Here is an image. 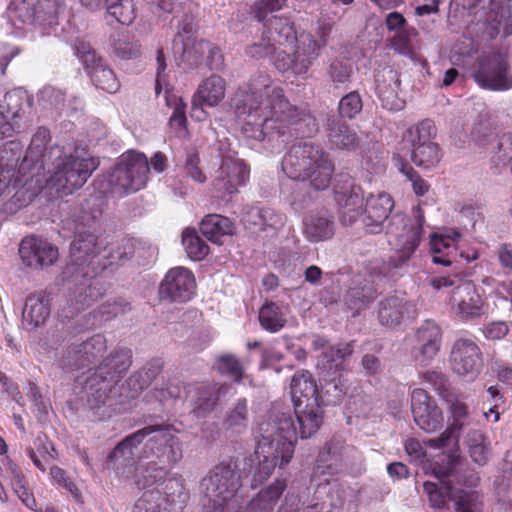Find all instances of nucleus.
<instances>
[{"label": "nucleus", "mask_w": 512, "mask_h": 512, "mask_svg": "<svg viewBox=\"0 0 512 512\" xmlns=\"http://www.w3.org/2000/svg\"><path fill=\"white\" fill-rule=\"evenodd\" d=\"M178 430L169 421H155L125 436L108 454L114 469L125 470L138 461L148 460L136 483L149 488L164 481L171 468L183 457Z\"/></svg>", "instance_id": "obj_1"}, {"label": "nucleus", "mask_w": 512, "mask_h": 512, "mask_svg": "<svg viewBox=\"0 0 512 512\" xmlns=\"http://www.w3.org/2000/svg\"><path fill=\"white\" fill-rule=\"evenodd\" d=\"M258 433L255 458L251 459L256 462L252 478L255 483L269 478L276 466L282 468L291 461L298 435L289 413L271 414L259 424Z\"/></svg>", "instance_id": "obj_2"}, {"label": "nucleus", "mask_w": 512, "mask_h": 512, "mask_svg": "<svg viewBox=\"0 0 512 512\" xmlns=\"http://www.w3.org/2000/svg\"><path fill=\"white\" fill-rule=\"evenodd\" d=\"M258 433L255 458L251 459L256 462L252 478L255 483L269 478L276 466L282 468L291 461L298 435L289 413L271 414L259 424Z\"/></svg>", "instance_id": "obj_3"}, {"label": "nucleus", "mask_w": 512, "mask_h": 512, "mask_svg": "<svg viewBox=\"0 0 512 512\" xmlns=\"http://www.w3.org/2000/svg\"><path fill=\"white\" fill-rule=\"evenodd\" d=\"M101 216L100 200L96 196L85 198L75 208L70 218L74 240L70 246L71 261L68 265L91 268V270L104 269V266H100L99 262L95 261L105 247V242L101 238Z\"/></svg>", "instance_id": "obj_4"}, {"label": "nucleus", "mask_w": 512, "mask_h": 512, "mask_svg": "<svg viewBox=\"0 0 512 512\" xmlns=\"http://www.w3.org/2000/svg\"><path fill=\"white\" fill-rule=\"evenodd\" d=\"M263 104L264 109L277 111V115L292 111L294 114H289L288 121L301 118L299 108L290 104L280 86L273 85L271 76L265 71H257L251 76L246 88H239L235 92L231 108L238 119H246L261 114Z\"/></svg>", "instance_id": "obj_5"}, {"label": "nucleus", "mask_w": 512, "mask_h": 512, "mask_svg": "<svg viewBox=\"0 0 512 512\" xmlns=\"http://www.w3.org/2000/svg\"><path fill=\"white\" fill-rule=\"evenodd\" d=\"M470 273L454 266L446 275L434 276L429 285L435 291L451 288L448 303L452 313L462 322L480 319L486 313L487 304L476 285L467 280Z\"/></svg>", "instance_id": "obj_6"}, {"label": "nucleus", "mask_w": 512, "mask_h": 512, "mask_svg": "<svg viewBox=\"0 0 512 512\" xmlns=\"http://www.w3.org/2000/svg\"><path fill=\"white\" fill-rule=\"evenodd\" d=\"M78 388L79 399L94 420L108 419L119 413L124 405L115 382L95 369H89L87 373L76 378V389Z\"/></svg>", "instance_id": "obj_7"}, {"label": "nucleus", "mask_w": 512, "mask_h": 512, "mask_svg": "<svg viewBox=\"0 0 512 512\" xmlns=\"http://www.w3.org/2000/svg\"><path fill=\"white\" fill-rule=\"evenodd\" d=\"M240 473L235 461L221 462L201 479L199 492L207 512H234V496L240 487Z\"/></svg>", "instance_id": "obj_8"}, {"label": "nucleus", "mask_w": 512, "mask_h": 512, "mask_svg": "<svg viewBox=\"0 0 512 512\" xmlns=\"http://www.w3.org/2000/svg\"><path fill=\"white\" fill-rule=\"evenodd\" d=\"M272 111L270 117H263V114L254 115L246 119H241L242 132L245 137L262 141L265 138L269 140L282 139L283 143L290 140L294 134H300L302 137L309 136L312 132L318 130L315 120L305 111L300 110L301 118L296 121H288L289 114Z\"/></svg>", "instance_id": "obj_9"}, {"label": "nucleus", "mask_w": 512, "mask_h": 512, "mask_svg": "<svg viewBox=\"0 0 512 512\" xmlns=\"http://www.w3.org/2000/svg\"><path fill=\"white\" fill-rule=\"evenodd\" d=\"M424 215L418 208L417 219L411 222L410 219L403 215H395L391 218L387 228V234L394 236V241L389 240L396 247L398 261L390 264H383V267L377 272L381 276L391 275L392 268H397L410 259L420 244L423 233Z\"/></svg>", "instance_id": "obj_10"}, {"label": "nucleus", "mask_w": 512, "mask_h": 512, "mask_svg": "<svg viewBox=\"0 0 512 512\" xmlns=\"http://www.w3.org/2000/svg\"><path fill=\"white\" fill-rule=\"evenodd\" d=\"M281 164L287 177L303 182L308 180L314 191H319L320 149L317 144L308 141L293 144Z\"/></svg>", "instance_id": "obj_11"}, {"label": "nucleus", "mask_w": 512, "mask_h": 512, "mask_svg": "<svg viewBox=\"0 0 512 512\" xmlns=\"http://www.w3.org/2000/svg\"><path fill=\"white\" fill-rule=\"evenodd\" d=\"M354 347L351 343H342L327 347L322 342V406L336 405L344 397V385L340 377L341 374L336 375L344 369L345 360L352 355Z\"/></svg>", "instance_id": "obj_12"}, {"label": "nucleus", "mask_w": 512, "mask_h": 512, "mask_svg": "<svg viewBox=\"0 0 512 512\" xmlns=\"http://www.w3.org/2000/svg\"><path fill=\"white\" fill-rule=\"evenodd\" d=\"M471 77L484 90L502 92L512 88L510 64L496 51L482 52L472 65Z\"/></svg>", "instance_id": "obj_13"}, {"label": "nucleus", "mask_w": 512, "mask_h": 512, "mask_svg": "<svg viewBox=\"0 0 512 512\" xmlns=\"http://www.w3.org/2000/svg\"><path fill=\"white\" fill-rule=\"evenodd\" d=\"M99 271L75 265L65 267L62 275L67 285V297L76 311L91 306L104 295L103 285L95 278Z\"/></svg>", "instance_id": "obj_14"}, {"label": "nucleus", "mask_w": 512, "mask_h": 512, "mask_svg": "<svg viewBox=\"0 0 512 512\" xmlns=\"http://www.w3.org/2000/svg\"><path fill=\"white\" fill-rule=\"evenodd\" d=\"M150 167L144 154L130 152L122 156L108 182L112 192H136L145 186Z\"/></svg>", "instance_id": "obj_15"}, {"label": "nucleus", "mask_w": 512, "mask_h": 512, "mask_svg": "<svg viewBox=\"0 0 512 512\" xmlns=\"http://www.w3.org/2000/svg\"><path fill=\"white\" fill-rule=\"evenodd\" d=\"M52 164L55 165L56 170L51 181L55 189L65 195L72 194L74 190L81 188L96 168L93 159L73 155H64Z\"/></svg>", "instance_id": "obj_16"}, {"label": "nucleus", "mask_w": 512, "mask_h": 512, "mask_svg": "<svg viewBox=\"0 0 512 512\" xmlns=\"http://www.w3.org/2000/svg\"><path fill=\"white\" fill-rule=\"evenodd\" d=\"M317 47V42L312 39L311 34L303 32L300 34V44L296 49L294 45L289 51L286 48H276L273 64L282 74H304L318 55Z\"/></svg>", "instance_id": "obj_17"}, {"label": "nucleus", "mask_w": 512, "mask_h": 512, "mask_svg": "<svg viewBox=\"0 0 512 512\" xmlns=\"http://www.w3.org/2000/svg\"><path fill=\"white\" fill-rule=\"evenodd\" d=\"M442 486L434 482H425L423 487L433 508H443L446 500L455 502V512H482V503L477 492L455 489L449 482L441 481Z\"/></svg>", "instance_id": "obj_18"}, {"label": "nucleus", "mask_w": 512, "mask_h": 512, "mask_svg": "<svg viewBox=\"0 0 512 512\" xmlns=\"http://www.w3.org/2000/svg\"><path fill=\"white\" fill-rule=\"evenodd\" d=\"M449 362L458 376L475 379L483 365L481 348L473 338L459 337L452 345Z\"/></svg>", "instance_id": "obj_19"}, {"label": "nucleus", "mask_w": 512, "mask_h": 512, "mask_svg": "<svg viewBox=\"0 0 512 512\" xmlns=\"http://www.w3.org/2000/svg\"><path fill=\"white\" fill-rule=\"evenodd\" d=\"M333 194L337 205L342 209L343 224H353L361 213L362 188L359 185H354L347 174H339L333 178Z\"/></svg>", "instance_id": "obj_20"}, {"label": "nucleus", "mask_w": 512, "mask_h": 512, "mask_svg": "<svg viewBox=\"0 0 512 512\" xmlns=\"http://www.w3.org/2000/svg\"><path fill=\"white\" fill-rule=\"evenodd\" d=\"M64 10L61 0H23L16 6L15 13L23 23L51 27L58 24V17Z\"/></svg>", "instance_id": "obj_21"}, {"label": "nucleus", "mask_w": 512, "mask_h": 512, "mask_svg": "<svg viewBox=\"0 0 512 512\" xmlns=\"http://www.w3.org/2000/svg\"><path fill=\"white\" fill-rule=\"evenodd\" d=\"M444 400L448 405L450 415L446 430L439 437L430 440V445L436 448H445L451 443L456 444L462 430L472 422V416L464 401L455 395H447Z\"/></svg>", "instance_id": "obj_22"}, {"label": "nucleus", "mask_w": 512, "mask_h": 512, "mask_svg": "<svg viewBox=\"0 0 512 512\" xmlns=\"http://www.w3.org/2000/svg\"><path fill=\"white\" fill-rule=\"evenodd\" d=\"M410 396L411 412L416 425L428 433L441 428L443 412L430 394L422 388H415Z\"/></svg>", "instance_id": "obj_23"}, {"label": "nucleus", "mask_w": 512, "mask_h": 512, "mask_svg": "<svg viewBox=\"0 0 512 512\" xmlns=\"http://www.w3.org/2000/svg\"><path fill=\"white\" fill-rule=\"evenodd\" d=\"M195 289L193 274L184 267H175L168 271L159 286L161 300L171 303H185L192 298Z\"/></svg>", "instance_id": "obj_24"}, {"label": "nucleus", "mask_w": 512, "mask_h": 512, "mask_svg": "<svg viewBox=\"0 0 512 512\" xmlns=\"http://www.w3.org/2000/svg\"><path fill=\"white\" fill-rule=\"evenodd\" d=\"M442 336L441 328L431 320L425 321L416 330L412 355L417 364L427 366L432 362L440 351Z\"/></svg>", "instance_id": "obj_25"}, {"label": "nucleus", "mask_w": 512, "mask_h": 512, "mask_svg": "<svg viewBox=\"0 0 512 512\" xmlns=\"http://www.w3.org/2000/svg\"><path fill=\"white\" fill-rule=\"evenodd\" d=\"M393 208L394 200L390 194L383 191L369 194L365 198L362 218L366 231L371 234L380 233Z\"/></svg>", "instance_id": "obj_26"}, {"label": "nucleus", "mask_w": 512, "mask_h": 512, "mask_svg": "<svg viewBox=\"0 0 512 512\" xmlns=\"http://www.w3.org/2000/svg\"><path fill=\"white\" fill-rule=\"evenodd\" d=\"M415 316V305L403 296L391 295L379 303L378 320L387 328H395Z\"/></svg>", "instance_id": "obj_27"}, {"label": "nucleus", "mask_w": 512, "mask_h": 512, "mask_svg": "<svg viewBox=\"0 0 512 512\" xmlns=\"http://www.w3.org/2000/svg\"><path fill=\"white\" fill-rule=\"evenodd\" d=\"M19 254L24 264L33 268L52 265L58 258V249L35 236L24 238L19 245Z\"/></svg>", "instance_id": "obj_28"}, {"label": "nucleus", "mask_w": 512, "mask_h": 512, "mask_svg": "<svg viewBox=\"0 0 512 512\" xmlns=\"http://www.w3.org/2000/svg\"><path fill=\"white\" fill-rule=\"evenodd\" d=\"M326 137L331 149L362 153L363 139L357 129L341 120L330 121Z\"/></svg>", "instance_id": "obj_29"}, {"label": "nucleus", "mask_w": 512, "mask_h": 512, "mask_svg": "<svg viewBox=\"0 0 512 512\" xmlns=\"http://www.w3.org/2000/svg\"><path fill=\"white\" fill-rule=\"evenodd\" d=\"M248 179V170L243 161L239 159L224 158L219 168L218 175L213 181L215 190L223 195H231L238 191Z\"/></svg>", "instance_id": "obj_30"}, {"label": "nucleus", "mask_w": 512, "mask_h": 512, "mask_svg": "<svg viewBox=\"0 0 512 512\" xmlns=\"http://www.w3.org/2000/svg\"><path fill=\"white\" fill-rule=\"evenodd\" d=\"M263 22L264 35L272 40L276 47L292 49L295 43L300 44V35H298L294 23L283 16H271Z\"/></svg>", "instance_id": "obj_31"}, {"label": "nucleus", "mask_w": 512, "mask_h": 512, "mask_svg": "<svg viewBox=\"0 0 512 512\" xmlns=\"http://www.w3.org/2000/svg\"><path fill=\"white\" fill-rule=\"evenodd\" d=\"M230 389L227 384L201 385L195 389L193 399V413L198 418H203L212 413L219 404L221 397Z\"/></svg>", "instance_id": "obj_32"}, {"label": "nucleus", "mask_w": 512, "mask_h": 512, "mask_svg": "<svg viewBox=\"0 0 512 512\" xmlns=\"http://www.w3.org/2000/svg\"><path fill=\"white\" fill-rule=\"evenodd\" d=\"M50 299L46 291L27 296L22 311L23 323L35 329L45 324L50 316Z\"/></svg>", "instance_id": "obj_33"}, {"label": "nucleus", "mask_w": 512, "mask_h": 512, "mask_svg": "<svg viewBox=\"0 0 512 512\" xmlns=\"http://www.w3.org/2000/svg\"><path fill=\"white\" fill-rule=\"evenodd\" d=\"M290 393L294 407H302L312 400L320 401L317 384L309 371L298 372L292 377Z\"/></svg>", "instance_id": "obj_34"}, {"label": "nucleus", "mask_w": 512, "mask_h": 512, "mask_svg": "<svg viewBox=\"0 0 512 512\" xmlns=\"http://www.w3.org/2000/svg\"><path fill=\"white\" fill-rule=\"evenodd\" d=\"M132 364V351L126 347H119L103 358L95 370L108 376L112 382L115 378L127 371Z\"/></svg>", "instance_id": "obj_35"}, {"label": "nucleus", "mask_w": 512, "mask_h": 512, "mask_svg": "<svg viewBox=\"0 0 512 512\" xmlns=\"http://www.w3.org/2000/svg\"><path fill=\"white\" fill-rule=\"evenodd\" d=\"M50 140V131L45 127H39L31 139L27 153H30L32 160L41 158L43 163H54L56 159H60L63 155L62 147L55 145L46 147Z\"/></svg>", "instance_id": "obj_36"}, {"label": "nucleus", "mask_w": 512, "mask_h": 512, "mask_svg": "<svg viewBox=\"0 0 512 512\" xmlns=\"http://www.w3.org/2000/svg\"><path fill=\"white\" fill-rule=\"evenodd\" d=\"M224 96L225 80L218 75H212L198 87L197 94L193 98V109L202 104L216 106Z\"/></svg>", "instance_id": "obj_37"}, {"label": "nucleus", "mask_w": 512, "mask_h": 512, "mask_svg": "<svg viewBox=\"0 0 512 512\" xmlns=\"http://www.w3.org/2000/svg\"><path fill=\"white\" fill-rule=\"evenodd\" d=\"M286 489L283 480H275L267 488L261 490L246 506L244 512H273L278 499Z\"/></svg>", "instance_id": "obj_38"}, {"label": "nucleus", "mask_w": 512, "mask_h": 512, "mask_svg": "<svg viewBox=\"0 0 512 512\" xmlns=\"http://www.w3.org/2000/svg\"><path fill=\"white\" fill-rule=\"evenodd\" d=\"M301 407H295V414L299 423V435L301 439L314 436L320 428V401L312 400Z\"/></svg>", "instance_id": "obj_39"}, {"label": "nucleus", "mask_w": 512, "mask_h": 512, "mask_svg": "<svg viewBox=\"0 0 512 512\" xmlns=\"http://www.w3.org/2000/svg\"><path fill=\"white\" fill-rule=\"evenodd\" d=\"M86 71L95 87L108 93H116L120 89V82L114 71L102 57L87 67Z\"/></svg>", "instance_id": "obj_40"}, {"label": "nucleus", "mask_w": 512, "mask_h": 512, "mask_svg": "<svg viewBox=\"0 0 512 512\" xmlns=\"http://www.w3.org/2000/svg\"><path fill=\"white\" fill-rule=\"evenodd\" d=\"M437 135V128L434 122L430 119H424L419 123L409 127L404 135L403 139L412 149H416V147H424L426 145H434L437 144L434 139Z\"/></svg>", "instance_id": "obj_41"}, {"label": "nucleus", "mask_w": 512, "mask_h": 512, "mask_svg": "<svg viewBox=\"0 0 512 512\" xmlns=\"http://www.w3.org/2000/svg\"><path fill=\"white\" fill-rule=\"evenodd\" d=\"M234 225L227 217L218 214L207 215L200 223V231L207 240L220 244L221 237L233 234Z\"/></svg>", "instance_id": "obj_42"}, {"label": "nucleus", "mask_w": 512, "mask_h": 512, "mask_svg": "<svg viewBox=\"0 0 512 512\" xmlns=\"http://www.w3.org/2000/svg\"><path fill=\"white\" fill-rule=\"evenodd\" d=\"M350 449L345 446L341 438L334 437L322 451V474H335L341 469L344 463V455Z\"/></svg>", "instance_id": "obj_43"}, {"label": "nucleus", "mask_w": 512, "mask_h": 512, "mask_svg": "<svg viewBox=\"0 0 512 512\" xmlns=\"http://www.w3.org/2000/svg\"><path fill=\"white\" fill-rule=\"evenodd\" d=\"M112 53L121 60H130L140 54V45L126 32H114L109 38Z\"/></svg>", "instance_id": "obj_44"}, {"label": "nucleus", "mask_w": 512, "mask_h": 512, "mask_svg": "<svg viewBox=\"0 0 512 512\" xmlns=\"http://www.w3.org/2000/svg\"><path fill=\"white\" fill-rule=\"evenodd\" d=\"M105 18L122 25H130L135 19L133 0H108Z\"/></svg>", "instance_id": "obj_45"}, {"label": "nucleus", "mask_w": 512, "mask_h": 512, "mask_svg": "<svg viewBox=\"0 0 512 512\" xmlns=\"http://www.w3.org/2000/svg\"><path fill=\"white\" fill-rule=\"evenodd\" d=\"M248 407L244 398L237 400L234 407L229 409L223 420V425L227 431L240 434L247 428Z\"/></svg>", "instance_id": "obj_46"}, {"label": "nucleus", "mask_w": 512, "mask_h": 512, "mask_svg": "<svg viewBox=\"0 0 512 512\" xmlns=\"http://www.w3.org/2000/svg\"><path fill=\"white\" fill-rule=\"evenodd\" d=\"M441 158L442 151L438 143L411 150V161L422 169H431L437 166Z\"/></svg>", "instance_id": "obj_47"}, {"label": "nucleus", "mask_w": 512, "mask_h": 512, "mask_svg": "<svg viewBox=\"0 0 512 512\" xmlns=\"http://www.w3.org/2000/svg\"><path fill=\"white\" fill-rule=\"evenodd\" d=\"M182 243L187 255L194 261L204 259L209 253V246L194 229H185L182 233Z\"/></svg>", "instance_id": "obj_48"}, {"label": "nucleus", "mask_w": 512, "mask_h": 512, "mask_svg": "<svg viewBox=\"0 0 512 512\" xmlns=\"http://www.w3.org/2000/svg\"><path fill=\"white\" fill-rule=\"evenodd\" d=\"M25 92L21 89H14L4 95L0 103V115L3 120L14 119L20 116L23 104L25 102Z\"/></svg>", "instance_id": "obj_49"}, {"label": "nucleus", "mask_w": 512, "mask_h": 512, "mask_svg": "<svg viewBox=\"0 0 512 512\" xmlns=\"http://www.w3.org/2000/svg\"><path fill=\"white\" fill-rule=\"evenodd\" d=\"M261 326L270 332H277L286 324L280 308L273 302L266 303L259 311Z\"/></svg>", "instance_id": "obj_50"}, {"label": "nucleus", "mask_w": 512, "mask_h": 512, "mask_svg": "<svg viewBox=\"0 0 512 512\" xmlns=\"http://www.w3.org/2000/svg\"><path fill=\"white\" fill-rule=\"evenodd\" d=\"M83 353L85 354L88 366L99 364L107 350V340L102 334H95L92 337L81 342Z\"/></svg>", "instance_id": "obj_51"}, {"label": "nucleus", "mask_w": 512, "mask_h": 512, "mask_svg": "<svg viewBox=\"0 0 512 512\" xmlns=\"http://www.w3.org/2000/svg\"><path fill=\"white\" fill-rule=\"evenodd\" d=\"M213 368L221 375L229 376L235 382L243 378V366L233 354H223L217 357Z\"/></svg>", "instance_id": "obj_52"}, {"label": "nucleus", "mask_w": 512, "mask_h": 512, "mask_svg": "<svg viewBox=\"0 0 512 512\" xmlns=\"http://www.w3.org/2000/svg\"><path fill=\"white\" fill-rule=\"evenodd\" d=\"M178 28L179 31L173 40V49L175 53H180L182 55L183 60H188L192 53V49L188 48V43L184 41L180 31L184 32L185 34H192L194 32L195 25L193 16L185 13L182 20L178 21Z\"/></svg>", "instance_id": "obj_53"}, {"label": "nucleus", "mask_w": 512, "mask_h": 512, "mask_svg": "<svg viewBox=\"0 0 512 512\" xmlns=\"http://www.w3.org/2000/svg\"><path fill=\"white\" fill-rule=\"evenodd\" d=\"M375 297V291L372 287L364 286L361 288H350L345 295V303L350 310L359 313Z\"/></svg>", "instance_id": "obj_54"}, {"label": "nucleus", "mask_w": 512, "mask_h": 512, "mask_svg": "<svg viewBox=\"0 0 512 512\" xmlns=\"http://www.w3.org/2000/svg\"><path fill=\"white\" fill-rule=\"evenodd\" d=\"M149 386L139 371L134 372L120 387H118L119 398L124 404L137 398L141 392Z\"/></svg>", "instance_id": "obj_55"}, {"label": "nucleus", "mask_w": 512, "mask_h": 512, "mask_svg": "<svg viewBox=\"0 0 512 512\" xmlns=\"http://www.w3.org/2000/svg\"><path fill=\"white\" fill-rule=\"evenodd\" d=\"M81 343L69 345L63 352L59 365L63 369L79 370L89 368Z\"/></svg>", "instance_id": "obj_56"}, {"label": "nucleus", "mask_w": 512, "mask_h": 512, "mask_svg": "<svg viewBox=\"0 0 512 512\" xmlns=\"http://www.w3.org/2000/svg\"><path fill=\"white\" fill-rule=\"evenodd\" d=\"M287 4V0H257L251 7L253 17L259 22L275 16Z\"/></svg>", "instance_id": "obj_57"}, {"label": "nucleus", "mask_w": 512, "mask_h": 512, "mask_svg": "<svg viewBox=\"0 0 512 512\" xmlns=\"http://www.w3.org/2000/svg\"><path fill=\"white\" fill-rule=\"evenodd\" d=\"M363 108L360 94L353 91L343 96L339 102L338 112L342 118L354 119Z\"/></svg>", "instance_id": "obj_58"}, {"label": "nucleus", "mask_w": 512, "mask_h": 512, "mask_svg": "<svg viewBox=\"0 0 512 512\" xmlns=\"http://www.w3.org/2000/svg\"><path fill=\"white\" fill-rule=\"evenodd\" d=\"M71 48L74 51V54L84 64L85 69L92 64H95V62L101 58L91 44L83 39H75L71 43Z\"/></svg>", "instance_id": "obj_59"}, {"label": "nucleus", "mask_w": 512, "mask_h": 512, "mask_svg": "<svg viewBox=\"0 0 512 512\" xmlns=\"http://www.w3.org/2000/svg\"><path fill=\"white\" fill-rule=\"evenodd\" d=\"M248 216L252 219V223L261 230L276 226L280 222L279 217L269 208H252L248 212Z\"/></svg>", "instance_id": "obj_60"}, {"label": "nucleus", "mask_w": 512, "mask_h": 512, "mask_svg": "<svg viewBox=\"0 0 512 512\" xmlns=\"http://www.w3.org/2000/svg\"><path fill=\"white\" fill-rule=\"evenodd\" d=\"M193 49L201 53L205 49L208 50L206 63L210 70L221 71L224 68V56L218 47L212 46L208 42L200 41Z\"/></svg>", "instance_id": "obj_61"}, {"label": "nucleus", "mask_w": 512, "mask_h": 512, "mask_svg": "<svg viewBox=\"0 0 512 512\" xmlns=\"http://www.w3.org/2000/svg\"><path fill=\"white\" fill-rule=\"evenodd\" d=\"M469 455L473 462L478 465H485L490 457V449L485 443V438L479 434L477 438L469 443Z\"/></svg>", "instance_id": "obj_62"}, {"label": "nucleus", "mask_w": 512, "mask_h": 512, "mask_svg": "<svg viewBox=\"0 0 512 512\" xmlns=\"http://www.w3.org/2000/svg\"><path fill=\"white\" fill-rule=\"evenodd\" d=\"M275 43L264 35V31L259 39V41H254L251 45L247 47V54L251 57L255 58H265L267 56L273 55L276 52Z\"/></svg>", "instance_id": "obj_63"}, {"label": "nucleus", "mask_w": 512, "mask_h": 512, "mask_svg": "<svg viewBox=\"0 0 512 512\" xmlns=\"http://www.w3.org/2000/svg\"><path fill=\"white\" fill-rule=\"evenodd\" d=\"M400 171L411 181L413 191L417 196H424L429 191L430 185L413 167L404 164Z\"/></svg>", "instance_id": "obj_64"}]
</instances>
